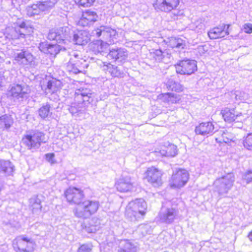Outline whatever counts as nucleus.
I'll return each instance as SVG.
<instances>
[{
  "label": "nucleus",
  "instance_id": "e433bc0d",
  "mask_svg": "<svg viewBox=\"0 0 252 252\" xmlns=\"http://www.w3.org/2000/svg\"><path fill=\"white\" fill-rule=\"evenodd\" d=\"M63 32V28L61 29L55 31V30H51L49 31L48 34V37L50 40H55L56 39L58 36L60 35L61 32Z\"/></svg>",
  "mask_w": 252,
  "mask_h": 252
},
{
  "label": "nucleus",
  "instance_id": "09e8293b",
  "mask_svg": "<svg viewBox=\"0 0 252 252\" xmlns=\"http://www.w3.org/2000/svg\"><path fill=\"white\" fill-rule=\"evenodd\" d=\"M163 53L162 52V51L160 49H158V61L161 60L162 59L161 56H162Z\"/></svg>",
  "mask_w": 252,
  "mask_h": 252
},
{
  "label": "nucleus",
  "instance_id": "2f4dec72",
  "mask_svg": "<svg viewBox=\"0 0 252 252\" xmlns=\"http://www.w3.org/2000/svg\"><path fill=\"white\" fill-rule=\"evenodd\" d=\"M118 252H135V247L129 240H126L123 241V245Z\"/></svg>",
  "mask_w": 252,
  "mask_h": 252
},
{
  "label": "nucleus",
  "instance_id": "f8f14e48",
  "mask_svg": "<svg viewBox=\"0 0 252 252\" xmlns=\"http://www.w3.org/2000/svg\"><path fill=\"white\" fill-rule=\"evenodd\" d=\"M39 50L50 58H54L62 50V47L57 44L49 43L47 41L39 43Z\"/></svg>",
  "mask_w": 252,
  "mask_h": 252
},
{
  "label": "nucleus",
  "instance_id": "2eb2a0df",
  "mask_svg": "<svg viewBox=\"0 0 252 252\" xmlns=\"http://www.w3.org/2000/svg\"><path fill=\"white\" fill-rule=\"evenodd\" d=\"M81 216L87 217L96 213L99 207L98 201L93 200H86L82 201L81 204Z\"/></svg>",
  "mask_w": 252,
  "mask_h": 252
},
{
  "label": "nucleus",
  "instance_id": "6ab92c4d",
  "mask_svg": "<svg viewBox=\"0 0 252 252\" xmlns=\"http://www.w3.org/2000/svg\"><path fill=\"white\" fill-rule=\"evenodd\" d=\"M49 7L45 1H38L29 6L27 8V14L29 17L38 15L47 10Z\"/></svg>",
  "mask_w": 252,
  "mask_h": 252
},
{
  "label": "nucleus",
  "instance_id": "9d476101",
  "mask_svg": "<svg viewBox=\"0 0 252 252\" xmlns=\"http://www.w3.org/2000/svg\"><path fill=\"white\" fill-rule=\"evenodd\" d=\"M40 85L42 90H49L55 93L62 86L61 81L51 75H45L40 81Z\"/></svg>",
  "mask_w": 252,
  "mask_h": 252
},
{
  "label": "nucleus",
  "instance_id": "c03bdc74",
  "mask_svg": "<svg viewBox=\"0 0 252 252\" xmlns=\"http://www.w3.org/2000/svg\"><path fill=\"white\" fill-rule=\"evenodd\" d=\"M25 58H26V52L25 51H22L17 54L15 57V60L19 62Z\"/></svg>",
  "mask_w": 252,
  "mask_h": 252
},
{
  "label": "nucleus",
  "instance_id": "79ce46f5",
  "mask_svg": "<svg viewBox=\"0 0 252 252\" xmlns=\"http://www.w3.org/2000/svg\"><path fill=\"white\" fill-rule=\"evenodd\" d=\"M243 30L247 33H252V24L250 23H246L244 25Z\"/></svg>",
  "mask_w": 252,
  "mask_h": 252
},
{
  "label": "nucleus",
  "instance_id": "ddd939ff",
  "mask_svg": "<svg viewBox=\"0 0 252 252\" xmlns=\"http://www.w3.org/2000/svg\"><path fill=\"white\" fill-rule=\"evenodd\" d=\"M217 131L215 124L211 122H202L197 126L195 128V132L196 134L206 137L212 135Z\"/></svg>",
  "mask_w": 252,
  "mask_h": 252
},
{
  "label": "nucleus",
  "instance_id": "603ef678",
  "mask_svg": "<svg viewBox=\"0 0 252 252\" xmlns=\"http://www.w3.org/2000/svg\"><path fill=\"white\" fill-rule=\"evenodd\" d=\"M158 175H159V174H160L161 175H163V174H162V173H160V171L159 170H158Z\"/></svg>",
  "mask_w": 252,
  "mask_h": 252
},
{
  "label": "nucleus",
  "instance_id": "7c9ffc66",
  "mask_svg": "<svg viewBox=\"0 0 252 252\" xmlns=\"http://www.w3.org/2000/svg\"><path fill=\"white\" fill-rule=\"evenodd\" d=\"M125 56L124 52L120 49H112L108 54L109 59L114 62L123 59Z\"/></svg>",
  "mask_w": 252,
  "mask_h": 252
},
{
  "label": "nucleus",
  "instance_id": "c85d7f7f",
  "mask_svg": "<svg viewBox=\"0 0 252 252\" xmlns=\"http://www.w3.org/2000/svg\"><path fill=\"white\" fill-rule=\"evenodd\" d=\"M169 46L173 49L180 50L185 48L186 44L185 41L181 38L173 37L170 39Z\"/></svg>",
  "mask_w": 252,
  "mask_h": 252
},
{
  "label": "nucleus",
  "instance_id": "f257e3e1",
  "mask_svg": "<svg viewBox=\"0 0 252 252\" xmlns=\"http://www.w3.org/2000/svg\"><path fill=\"white\" fill-rule=\"evenodd\" d=\"M89 66V62L84 59L81 55L75 54L73 55L66 63V68L70 73L78 74H85L86 69Z\"/></svg>",
  "mask_w": 252,
  "mask_h": 252
},
{
  "label": "nucleus",
  "instance_id": "ea45409f",
  "mask_svg": "<svg viewBox=\"0 0 252 252\" xmlns=\"http://www.w3.org/2000/svg\"><path fill=\"white\" fill-rule=\"evenodd\" d=\"M77 252H92V246L86 244H82L78 248Z\"/></svg>",
  "mask_w": 252,
  "mask_h": 252
},
{
  "label": "nucleus",
  "instance_id": "20e7f679",
  "mask_svg": "<svg viewBox=\"0 0 252 252\" xmlns=\"http://www.w3.org/2000/svg\"><path fill=\"white\" fill-rule=\"evenodd\" d=\"M189 178V174L187 170L177 169L173 172L169 181V186L172 189H180L187 184Z\"/></svg>",
  "mask_w": 252,
  "mask_h": 252
},
{
  "label": "nucleus",
  "instance_id": "a18cd8bd",
  "mask_svg": "<svg viewBox=\"0 0 252 252\" xmlns=\"http://www.w3.org/2000/svg\"><path fill=\"white\" fill-rule=\"evenodd\" d=\"M169 93H166L159 95L158 98L164 102L168 103V99H169Z\"/></svg>",
  "mask_w": 252,
  "mask_h": 252
},
{
  "label": "nucleus",
  "instance_id": "49530a36",
  "mask_svg": "<svg viewBox=\"0 0 252 252\" xmlns=\"http://www.w3.org/2000/svg\"><path fill=\"white\" fill-rule=\"evenodd\" d=\"M97 225L96 224H93L86 227V230L88 233H94L97 230Z\"/></svg>",
  "mask_w": 252,
  "mask_h": 252
},
{
  "label": "nucleus",
  "instance_id": "58836bf2",
  "mask_svg": "<svg viewBox=\"0 0 252 252\" xmlns=\"http://www.w3.org/2000/svg\"><path fill=\"white\" fill-rule=\"evenodd\" d=\"M180 99V96L175 94L169 93V99H168V104L176 103Z\"/></svg>",
  "mask_w": 252,
  "mask_h": 252
},
{
  "label": "nucleus",
  "instance_id": "f03ea898",
  "mask_svg": "<svg viewBox=\"0 0 252 252\" xmlns=\"http://www.w3.org/2000/svg\"><path fill=\"white\" fill-rule=\"evenodd\" d=\"M235 181L233 173H229L217 178L214 182L215 190L220 196H225L232 189Z\"/></svg>",
  "mask_w": 252,
  "mask_h": 252
},
{
  "label": "nucleus",
  "instance_id": "4468645a",
  "mask_svg": "<svg viewBox=\"0 0 252 252\" xmlns=\"http://www.w3.org/2000/svg\"><path fill=\"white\" fill-rule=\"evenodd\" d=\"M75 100L79 104L87 105L93 101L92 93L88 89H79L75 94Z\"/></svg>",
  "mask_w": 252,
  "mask_h": 252
},
{
  "label": "nucleus",
  "instance_id": "b1692460",
  "mask_svg": "<svg viewBox=\"0 0 252 252\" xmlns=\"http://www.w3.org/2000/svg\"><path fill=\"white\" fill-rule=\"evenodd\" d=\"M116 187L118 190L120 192H127L131 190L132 183L130 179L123 178L116 183Z\"/></svg>",
  "mask_w": 252,
  "mask_h": 252
},
{
  "label": "nucleus",
  "instance_id": "0eeeda50",
  "mask_svg": "<svg viewBox=\"0 0 252 252\" xmlns=\"http://www.w3.org/2000/svg\"><path fill=\"white\" fill-rule=\"evenodd\" d=\"M177 73L190 75L197 69L196 61L193 60L184 59L175 65Z\"/></svg>",
  "mask_w": 252,
  "mask_h": 252
},
{
  "label": "nucleus",
  "instance_id": "cd10ccee",
  "mask_svg": "<svg viewBox=\"0 0 252 252\" xmlns=\"http://www.w3.org/2000/svg\"><path fill=\"white\" fill-rule=\"evenodd\" d=\"M73 40L76 44L84 45L90 40L89 36L84 32L79 31L73 35Z\"/></svg>",
  "mask_w": 252,
  "mask_h": 252
},
{
  "label": "nucleus",
  "instance_id": "5fc2aeb1",
  "mask_svg": "<svg viewBox=\"0 0 252 252\" xmlns=\"http://www.w3.org/2000/svg\"><path fill=\"white\" fill-rule=\"evenodd\" d=\"M158 185H159V180H158Z\"/></svg>",
  "mask_w": 252,
  "mask_h": 252
},
{
  "label": "nucleus",
  "instance_id": "72a5a7b5",
  "mask_svg": "<svg viewBox=\"0 0 252 252\" xmlns=\"http://www.w3.org/2000/svg\"><path fill=\"white\" fill-rule=\"evenodd\" d=\"M157 170L156 169H148L145 173V178L148 182L154 183L157 180Z\"/></svg>",
  "mask_w": 252,
  "mask_h": 252
},
{
  "label": "nucleus",
  "instance_id": "39448f33",
  "mask_svg": "<svg viewBox=\"0 0 252 252\" xmlns=\"http://www.w3.org/2000/svg\"><path fill=\"white\" fill-rule=\"evenodd\" d=\"M22 141L29 149L39 147L42 143H45L44 134L40 131H34L24 135Z\"/></svg>",
  "mask_w": 252,
  "mask_h": 252
},
{
  "label": "nucleus",
  "instance_id": "423d86ee",
  "mask_svg": "<svg viewBox=\"0 0 252 252\" xmlns=\"http://www.w3.org/2000/svg\"><path fill=\"white\" fill-rule=\"evenodd\" d=\"M177 211L172 207L170 201L165 200L162 202L160 212V220L166 223H172L177 215Z\"/></svg>",
  "mask_w": 252,
  "mask_h": 252
},
{
  "label": "nucleus",
  "instance_id": "f704fd0d",
  "mask_svg": "<svg viewBox=\"0 0 252 252\" xmlns=\"http://www.w3.org/2000/svg\"><path fill=\"white\" fill-rule=\"evenodd\" d=\"M243 144L245 148L252 151V132L248 133L243 137Z\"/></svg>",
  "mask_w": 252,
  "mask_h": 252
},
{
  "label": "nucleus",
  "instance_id": "4be33fe9",
  "mask_svg": "<svg viewBox=\"0 0 252 252\" xmlns=\"http://www.w3.org/2000/svg\"><path fill=\"white\" fill-rule=\"evenodd\" d=\"M158 9L165 12H168L175 9L179 5V0H160Z\"/></svg>",
  "mask_w": 252,
  "mask_h": 252
},
{
  "label": "nucleus",
  "instance_id": "a19ab883",
  "mask_svg": "<svg viewBox=\"0 0 252 252\" xmlns=\"http://www.w3.org/2000/svg\"><path fill=\"white\" fill-rule=\"evenodd\" d=\"M45 157L46 159L51 164H54L57 162L56 160L54 159L55 154L53 153L45 154Z\"/></svg>",
  "mask_w": 252,
  "mask_h": 252
},
{
  "label": "nucleus",
  "instance_id": "37998d69",
  "mask_svg": "<svg viewBox=\"0 0 252 252\" xmlns=\"http://www.w3.org/2000/svg\"><path fill=\"white\" fill-rule=\"evenodd\" d=\"M251 175V171H248L245 173L243 176V179L246 181L247 184H249L252 182V176Z\"/></svg>",
  "mask_w": 252,
  "mask_h": 252
},
{
  "label": "nucleus",
  "instance_id": "aec40b11",
  "mask_svg": "<svg viewBox=\"0 0 252 252\" xmlns=\"http://www.w3.org/2000/svg\"><path fill=\"white\" fill-rule=\"evenodd\" d=\"M162 88L167 91L181 92L184 87L179 82L176 81L174 78H167L162 85Z\"/></svg>",
  "mask_w": 252,
  "mask_h": 252
},
{
  "label": "nucleus",
  "instance_id": "473e14b6",
  "mask_svg": "<svg viewBox=\"0 0 252 252\" xmlns=\"http://www.w3.org/2000/svg\"><path fill=\"white\" fill-rule=\"evenodd\" d=\"M79 7L88 8L93 6L96 0H73Z\"/></svg>",
  "mask_w": 252,
  "mask_h": 252
},
{
  "label": "nucleus",
  "instance_id": "9b49d317",
  "mask_svg": "<svg viewBox=\"0 0 252 252\" xmlns=\"http://www.w3.org/2000/svg\"><path fill=\"white\" fill-rule=\"evenodd\" d=\"M98 19V16L95 11L89 9L82 12L81 16L77 22V25L79 27H90L96 22Z\"/></svg>",
  "mask_w": 252,
  "mask_h": 252
},
{
  "label": "nucleus",
  "instance_id": "3c124183",
  "mask_svg": "<svg viewBox=\"0 0 252 252\" xmlns=\"http://www.w3.org/2000/svg\"><path fill=\"white\" fill-rule=\"evenodd\" d=\"M95 46L97 48H98L99 46H100L101 49H102V43H100V44H95Z\"/></svg>",
  "mask_w": 252,
  "mask_h": 252
},
{
  "label": "nucleus",
  "instance_id": "864d4df0",
  "mask_svg": "<svg viewBox=\"0 0 252 252\" xmlns=\"http://www.w3.org/2000/svg\"><path fill=\"white\" fill-rule=\"evenodd\" d=\"M20 35H23V36H25V34H23V33H21V34H20Z\"/></svg>",
  "mask_w": 252,
  "mask_h": 252
},
{
  "label": "nucleus",
  "instance_id": "1a4fd4ad",
  "mask_svg": "<svg viewBox=\"0 0 252 252\" xmlns=\"http://www.w3.org/2000/svg\"><path fill=\"white\" fill-rule=\"evenodd\" d=\"M64 194L68 202L79 205L85 197L83 190L75 187L68 188L65 190Z\"/></svg>",
  "mask_w": 252,
  "mask_h": 252
},
{
  "label": "nucleus",
  "instance_id": "a211bd4d",
  "mask_svg": "<svg viewBox=\"0 0 252 252\" xmlns=\"http://www.w3.org/2000/svg\"><path fill=\"white\" fill-rule=\"evenodd\" d=\"M229 27V25L220 24L219 26L211 29L208 32V35L212 39L224 37L229 34L228 31Z\"/></svg>",
  "mask_w": 252,
  "mask_h": 252
},
{
  "label": "nucleus",
  "instance_id": "f3484780",
  "mask_svg": "<svg viewBox=\"0 0 252 252\" xmlns=\"http://www.w3.org/2000/svg\"><path fill=\"white\" fill-rule=\"evenodd\" d=\"M177 146L169 142L160 143L158 147V153L162 156L174 157L177 154Z\"/></svg>",
  "mask_w": 252,
  "mask_h": 252
},
{
  "label": "nucleus",
  "instance_id": "a878e982",
  "mask_svg": "<svg viewBox=\"0 0 252 252\" xmlns=\"http://www.w3.org/2000/svg\"><path fill=\"white\" fill-rule=\"evenodd\" d=\"M51 107L50 104L42 105L37 110L38 114L41 119L47 120L52 115Z\"/></svg>",
  "mask_w": 252,
  "mask_h": 252
},
{
  "label": "nucleus",
  "instance_id": "dca6fc26",
  "mask_svg": "<svg viewBox=\"0 0 252 252\" xmlns=\"http://www.w3.org/2000/svg\"><path fill=\"white\" fill-rule=\"evenodd\" d=\"M221 113L224 121L228 123L239 122L243 119L242 114L236 111L234 108H225L221 110Z\"/></svg>",
  "mask_w": 252,
  "mask_h": 252
},
{
  "label": "nucleus",
  "instance_id": "412c9836",
  "mask_svg": "<svg viewBox=\"0 0 252 252\" xmlns=\"http://www.w3.org/2000/svg\"><path fill=\"white\" fill-rule=\"evenodd\" d=\"M15 170L14 165L9 160L0 159V174L9 176L12 175Z\"/></svg>",
  "mask_w": 252,
  "mask_h": 252
},
{
  "label": "nucleus",
  "instance_id": "7ed1b4c3",
  "mask_svg": "<svg viewBox=\"0 0 252 252\" xmlns=\"http://www.w3.org/2000/svg\"><path fill=\"white\" fill-rule=\"evenodd\" d=\"M147 205L140 199H136L128 203L125 209V213L130 217L138 220L145 216Z\"/></svg>",
  "mask_w": 252,
  "mask_h": 252
},
{
  "label": "nucleus",
  "instance_id": "c756f323",
  "mask_svg": "<svg viewBox=\"0 0 252 252\" xmlns=\"http://www.w3.org/2000/svg\"><path fill=\"white\" fill-rule=\"evenodd\" d=\"M205 27L204 20L201 18L197 19L190 25L191 30L197 32H202L204 30Z\"/></svg>",
  "mask_w": 252,
  "mask_h": 252
},
{
  "label": "nucleus",
  "instance_id": "8fccbe9b",
  "mask_svg": "<svg viewBox=\"0 0 252 252\" xmlns=\"http://www.w3.org/2000/svg\"><path fill=\"white\" fill-rule=\"evenodd\" d=\"M248 237L250 240L252 242V231L249 233Z\"/></svg>",
  "mask_w": 252,
  "mask_h": 252
},
{
  "label": "nucleus",
  "instance_id": "4c0bfd02",
  "mask_svg": "<svg viewBox=\"0 0 252 252\" xmlns=\"http://www.w3.org/2000/svg\"><path fill=\"white\" fill-rule=\"evenodd\" d=\"M248 95L244 92L237 91L235 92V98L236 100L244 101L248 99Z\"/></svg>",
  "mask_w": 252,
  "mask_h": 252
},
{
  "label": "nucleus",
  "instance_id": "393cba45",
  "mask_svg": "<svg viewBox=\"0 0 252 252\" xmlns=\"http://www.w3.org/2000/svg\"><path fill=\"white\" fill-rule=\"evenodd\" d=\"M217 132L218 135L220 136L216 138L217 140L219 139L220 142H223L225 143L234 142L235 136L232 133L226 130H220Z\"/></svg>",
  "mask_w": 252,
  "mask_h": 252
},
{
  "label": "nucleus",
  "instance_id": "de8ad7c7",
  "mask_svg": "<svg viewBox=\"0 0 252 252\" xmlns=\"http://www.w3.org/2000/svg\"><path fill=\"white\" fill-rule=\"evenodd\" d=\"M18 27L21 29H27L28 27L27 25V24L25 22H22Z\"/></svg>",
  "mask_w": 252,
  "mask_h": 252
},
{
  "label": "nucleus",
  "instance_id": "bb28decb",
  "mask_svg": "<svg viewBox=\"0 0 252 252\" xmlns=\"http://www.w3.org/2000/svg\"><path fill=\"white\" fill-rule=\"evenodd\" d=\"M14 120L11 115L4 114L0 116V126L3 129H8L13 125Z\"/></svg>",
  "mask_w": 252,
  "mask_h": 252
},
{
  "label": "nucleus",
  "instance_id": "6e6552de",
  "mask_svg": "<svg viewBox=\"0 0 252 252\" xmlns=\"http://www.w3.org/2000/svg\"><path fill=\"white\" fill-rule=\"evenodd\" d=\"M12 245L16 252H30L33 250V241L27 237H17L13 240Z\"/></svg>",
  "mask_w": 252,
  "mask_h": 252
},
{
  "label": "nucleus",
  "instance_id": "c9c22d12",
  "mask_svg": "<svg viewBox=\"0 0 252 252\" xmlns=\"http://www.w3.org/2000/svg\"><path fill=\"white\" fill-rule=\"evenodd\" d=\"M102 32H106L110 33V36H114L117 34L116 30L110 28H106L103 27V29H97L96 30V34L97 36H100Z\"/></svg>",
  "mask_w": 252,
  "mask_h": 252
},
{
  "label": "nucleus",
  "instance_id": "5701e85b",
  "mask_svg": "<svg viewBox=\"0 0 252 252\" xmlns=\"http://www.w3.org/2000/svg\"><path fill=\"white\" fill-rule=\"evenodd\" d=\"M27 94L24 87L19 84H14L8 91L9 95L17 99L23 98Z\"/></svg>",
  "mask_w": 252,
  "mask_h": 252
}]
</instances>
